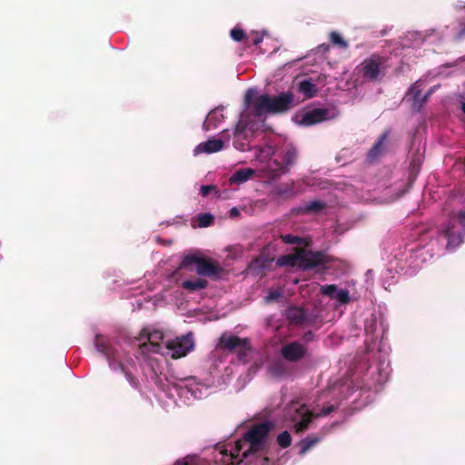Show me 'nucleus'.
Wrapping results in <instances>:
<instances>
[{"instance_id": "nucleus-18", "label": "nucleus", "mask_w": 465, "mask_h": 465, "mask_svg": "<svg viewBox=\"0 0 465 465\" xmlns=\"http://www.w3.org/2000/svg\"><path fill=\"white\" fill-rule=\"evenodd\" d=\"M421 165V159L418 157L417 159H414L411 164V173L409 182L406 183H400L393 185L392 191L395 192L394 195L391 197V201H394L403 195L405 193H407L411 186L413 180L417 176L420 171V166ZM391 188L386 189V195L389 194Z\"/></svg>"}, {"instance_id": "nucleus-3", "label": "nucleus", "mask_w": 465, "mask_h": 465, "mask_svg": "<svg viewBox=\"0 0 465 465\" xmlns=\"http://www.w3.org/2000/svg\"><path fill=\"white\" fill-rule=\"evenodd\" d=\"M146 345H143L141 351L146 353ZM143 356L140 362L142 382L164 407L176 404V396L185 403L206 397L213 385L212 377L200 379L195 376L171 383L159 360L147 354Z\"/></svg>"}, {"instance_id": "nucleus-25", "label": "nucleus", "mask_w": 465, "mask_h": 465, "mask_svg": "<svg viewBox=\"0 0 465 465\" xmlns=\"http://www.w3.org/2000/svg\"><path fill=\"white\" fill-rule=\"evenodd\" d=\"M255 173L252 168H242L236 170L229 178L230 184L241 185L251 180Z\"/></svg>"}, {"instance_id": "nucleus-26", "label": "nucleus", "mask_w": 465, "mask_h": 465, "mask_svg": "<svg viewBox=\"0 0 465 465\" xmlns=\"http://www.w3.org/2000/svg\"><path fill=\"white\" fill-rule=\"evenodd\" d=\"M380 60H364L363 74L370 80H375L381 74V65L378 63Z\"/></svg>"}, {"instance_id": "nucleus-38", "label": "nucleus", "mask_w": 465, "mask_h": 465, "mask_svg": "<svg viewBox=\"0 0 465 465\" xmlns=\"http://www.w3.org/2000/svg\"><path fill=\"white\" fill-rule=\"evenodd\" d=\"M281 292L272 290L268 292L267 296L265 297V300L266 302L276 301L281 297Z\"/></svg>"}, {"instance_id": "nucleus-42", "label": "nucleus", "mask_w": 465, "mask_h": 465, "mask_svg": "<svg viewBox=\"0 0 465 465\" xmlns=\"http://www.w3.org/2000/svg\"><path fill=\"white\" fill-rule=\"evenodd\" d=\"M463 35H465V24L462 25L460 31L459 32L458 34V38H460L462 37Z\"/></svg>"}, {"instance_id": "nucleus-21", "label": "nucleus", "mask_w": 465, "mask_h": 465, "mask_svg": "<svg viewBox=\"0 0 465 465\" xmlns=\"http://www.w3.org/2000/svg\"><path fill=\"white\" fill-rule=\"evenodd\" d=\"M435 34V30H427L425 32L413 31L409 32L402 42V48H415L425 42L432 43L430 37Z\"/></svg>"}, {"instance_id": "nucleus-39", "label": "nucleus", "mask_w": 465, "mask_h": 465, "mask_svg": "<svg viewBox=\"0 0 465 465\" xmlns=\"http://www.w3.org/2000/svg\"><path fill=\"white\" fill-rule=\"evenodd\" d=\"M330 48L328 44H322L318 45L312 52L314 54H324Z\"/></svg>"}, {"instance_id": "nucleus-23", "label": "nucleus", "mask_w": 465, "mask_h": 465, "mask_svg": "<svg viewBox=\"0 0 465 465\" xmlns=\"http://www.w3.org/2000/svg\"><path fill=\"white\" fill-rule=\"evenodd\" d=\"M143 296V298L136 299V303L139 309L145 308V309H152L156 306H159L163 302V295L161 294H154L150 295L147 293H144L143 292H140Z\"/></svg>"}, {"instance_id": "nucleus-12", "label": "nucleus", "mask_w": 465, "mask_h": 465, "mask_svg": "<svg viewBox=\"0 0 465 465\" xmlns=\"http://www.w3.org/2000/svg\"><path fill=\"white\" fill-rule=\"evenodd\" d=\"M426 85V79L420 78L417 80L410 88L407 95L411 96L412 101V108L415 111H420L429 97L438 89L439 85L431 87L423 96L421 92Z\"/></svg>"}, {"instance_id": "nucleus-31", "label": "nucleus", "mask_w": 465, "mask_h": 465, "mask_svg": "<svg viewBox=\"0 0 465 465\" xmlns=\"http://www.w3.org/2000/svg\"><path fill=\"white\" fill-rule=\"evenodd\" d=\"M389 362L387 360L383 357L381 361H380L379 364L376 367L377 371L379 372V377L377 378L376 381L381 383L385 381L388 379L389 376Z\"/></svg>"}, {"instance_id": "nucleus-19", "label": "nucleus", "mask_w": 465, "mask_h": 465, "mask_svg": "<svg viewBox=\"0 0 465 465\" xmlns=\"http://www.w3.org/2000/svg\"><path fill=\"white\" fill-rule=\"evenodd\" d=\"M309 185L310 183L305 180L292 181L277 186L274 189V193L281 198H291L305 192L306 187Z\"/></svg>"}, {"instance_id": "nucleus-36", "label": "nucleus", "mask_w": 465, "mask_h": 465, "mask_svg": "<svg viewBox=\"0 0 465 465\" xmlns=\"http://www.w3.org/2000/svg\"><path fill=\"white\" fill-rule=\"evenodd\" d=\"M281 238L282 242L286 244L301 245L303 242V239L292 234H284L282 235Z\"/></svg>"}, {"instance_id": "nucleus-11", "label": "nucleus", "mask_w": 465, "mask_h": 465, "mask_svg": "<svg viewBox=\"0 0 465 465\" xmlns=\"http://www.w3.org/2000/svg\"><path fill=\"white\" fill-rule=\"evenodd\" d=\"M339 114L335 107H322L298 111L292 117L293 122L301 126H311L332 120Z\"/></svg>"}, {"instance_id": "nucleus-41", "label": "nucleus", "mask_w": 465, "mask_h": 465, "mask_svg": "<svg viewBox=\"0 0 465 465\" xmlns=\"http://www.w3.org/2000/svg\"><path fill=\"white\" fill-rule=\"evenodd\" d=\"M230 213L232 216H236L239 214V210L236 207L231 209Z\"/></svg>"}, {"instance_id": "nucleus-2", "label": "nucleus", "mask_w": 465, "mask_h": 465, "mask_svg": "<svg viewBox=\"0 0 465 465\" xmlns=\"http://www.w3.org/2000/svg\"><path fill=\"white\" fill-rule=\"evenodd\" d=\"M414 241L399 243L388 257L387 272L412 275L420 265L445 252H452L465 237V210L452 213L440 226H420L411 233Z\"/></svg>"}, {"instance_id": "nucleus-7", "label": "nucleus", "mask_w": 465, "mask_h": 465, "mask_svg": "<svg viewBox=\"0 0 465 465\" xmlns=\"http://www.w3.org/2000/svg\"><path fill=\"white\" fill-rule=\"evenodd\" d=\"M252 150L256 161L260 163V170L271 179H275L286 173L297 157V151L292 146L276 150L271 145H264L262 147L256 146Z\"/></svg>"}, {"instance_id": "nucleus-44", "label": "nucleus", "mask_w": 465, "mask_h": 465, "mask_svg": "<svg viewBox=\"0 0 465 465\" xmlns=\"http://www.w3.org/2000/svg\"><path fill=\"white\" fill-rule=\"evenodd\" d=\"M461 110L462 112L465 114V100H464V97L461 96Z\"/></svg>"}, {"instance_id": "nucleus-40", "label": "nucleus", "mask_w": 465, "mask_h": 465, "mask_svg": "<svg viewBox=\"0 0 465 465\" xmlns=\"http://www.w3.org/2000/svg\"><path fill=\"white\" fill-rule=\"evenodd\" d=\"M274 322V317L270 316L266 319V324L269 327H272V330H277L279 328L278 325H272V322Z\"/></svg>"}, {"instance_id": "nucleus-28", "label": "nucleus", "mask_w": 465, "mask_h": 465, "mask_svg": "<svg viewBox=\"0 0 465 465\" xmlns=\"http://www.w3.org/2000/svg\"><path fill=\"white\" fill-rule=\"evenodd\" d=\"M386 140V134H383L379 140L375 143L372 148L370 150L368 153V160L372 162L377 159V157L381 153L384 142Z\"/></svg>"}, {"instance_id": "nucleus-16", "label": "nucleus", "mask_w": 465, "mask_h": 465, "mask_svg": "<svg viewBox=\"0 0 465 465\" xmlns=\"http://www.w3.org/2000/svg\"><path fill=\"white\" fill-rule=\"evenodd\" d=\"M265 35V31H251L247 34L240 25L234 26L230 32V36L233 41H243L246 45L252 44L254 45H258L260 43H262Z\"/></svg>"}, {"instance_id": "nucleus-17", "label": "nucleus", "mask_w": 465, "mask_h": 465, "mask_svg": "<svg viewBox=\"0 0 465 465\" xmlns=\"http://www.w3.org/2000/svg\"><path fill=\"white\" fill-rule=\"evenodd\" d=\"M218 347L228 351L238 350L239 353L245 356L246 351L250 349V342L248 339H242L231 334H223L220 337Z\"/></svg>"}, {"instance_id": "nucleus-6", "label": "nucleus", "mask_w": 465, "mask_h": 465, "mask_svg": "<svg viewBox=\"0 0 465 465\" xmlns=\"http://www.w3.org/2000/svg\"><path fill=\"white\" fill-rule=\"evenodd\" d=\"M341 393L336 385L316 394L300 393L286 407L285 422L295 432L307 430L313 418L326 416L339 406Z\"/></svg>"}, {"instance_id": "nucleus-30", "label": "nucleus", "mask_w": 465, "mask_h": 465, "mask_svg": "<svg viewBox=\"0 0 465 465\" xmlns=\"http://www.w3.org/2000/svg\"><path fill=\"white\" fill-rule=\"evenodd\" d=\"M325 207V203L320 200H314L309 203H305L302 207L301 211L304 213H320Z\"/></svg>"}, {"instance_id": "nucleus-1", "label": "nucleus", "mask_w": 465, "mask_h": 465, "mask_svg": "<svg viewBox=\"0 0 465 465\" xmlns=\"http://www.w3.org/2000/svg\"><path fill=\"white\" fill-rule=\"evenodd\" d=\"M94 345L96 351L105 358L113 372L124 374L134 389L144 393L140 369L143 358L142 346L146 345V354L159 360L164 367L163 356L173 359L186 356L194 349V340L192 332L173 340H165L162 330L149 325L143 327L138 336L134 338L127 335L97 334Z\"/></svg>"}, {"instance_id": "nucleus-33", "label": "nucleus", "mask_w": 465, "mask_h": 465, "mask_svg": "<svg viewBox=\"0 0 465 465\" xmlns=\"http://www.w3.org/2000/svg\"><path fill=\"white\" fill-rule=\"evenodd\" d=\"M330 41L333 45L341 49H346L348 47V43L338 32L332 31L330 33Z\"/></svg>"}, {"instance_id": "nucleus-15", "label": "nucleus", "mask_w": 465, "mask_h": 465, "mask_svg": "<svg viewBox=\"0 0 465 465\" xmlns=\"http://www.w3.org/2000/svg\"><path fill=\"white\" fill-rule=\"evenodd\" d=\"M321 293L333 301L337 305H346L352 300L350 292L337 284H324L320 288Z\"/></svg>"}, {"instance_id": "nucleus-43", "label": "nucleus", "mask_w": 465, "mask_h": 465, "mask_svg": "<svg viewBox=\"0 0 465 465\" xmlns=\"http://www.w3.org/2000/svg\"><path fill=\"white\" fill-rule=\"evenodd\" d=\"M155 289H156V280H155V281H153V283H151V284L148 286V290H149V291H151V292H152V291H153V290H155Z\"/></svg>"}, {"instance_id": "nucleus-9", "label": "nucleus", "mask_w": 465, "mask_h": 465, "mask_svg": "<svg viewBox=\"0 0 465 465\" xmlns=\"http://www.w3.org/2000/svg\"><path fill=\"white\" fill-rule=\"evenodd\" d=\"M326 262V255L322 252H311L299 250L295 254L283 255L278 258L277 263L280 266L300 267L304 270L312 269L323 264Z\"/></svg>"}, {"instance_id": "nucleus-37", "label": "nucleus", "mask_w": 465, "mask_h": 465, "mask_svg": "<svg viewBox=\"0 0 465 465\" xmlns=\"http://www.w3.org/2000/svg\"><path fill=\"white\" fill-rule=\"evenodd\" d=\"M213 216L211 213H203L198 215L199 227H208L212 224Z\"/></svg>"}, {"instance_id": "nucleus-13", "label": "nucleus", "mask_w": 465, "mask_h": 465, "mask_svg": "<svg viewBox=\"0 0 465 465\" xmlns=\"http://www.w3.org/2000/svg\"><path fill=\"white\" fill-rule=\"evenodd\" d=\"M188 272H190L182 271L181 265L175 272L179 275L177 282L183 290L189 293H193L204 290L207 287L208 282L205 279L199 276L189 277L187 276Z\"/></svg>"}, {"instance_id": "nucleus-35", "label": "nucleus", "mask_w": 465, "mask_h": 465, "mask_svg": "<svg viewBox=\"0 0 465 465\" xmlns=\"http://www.w3.org/2000/svg\"><path fill=\"white\" fill-rule=\"evenodd\" d=\"M200 193L203 197H206L210 194H213L215 197H219V191L215 185H202L200 188Z\"/></svg>"}, {"instance_id": "nucleus-24", "label": "nucleus", "mask_w": 465, "mask_h": 465, "mask_svg": "<svg viewBox=\"0 0 465 465\" xmlns=\"http://www.w3.org/2000/svg\"><path fill=\"white\" fill-rule=\"evenodd\" d=\"M287 319L295 324H303L309 321V316L306 311L298 306L290 307L286 310Z\"/></svg>"}, {"instance_id": "nucleus-34", "label": "nucleus", "mask_w": 465, "mask_h": 465, "mask_svg": "<svg viewBox=\"0 0 465 465\" xmlns=\"http://www.w3.org/2000/svg\"><path fill=\"white\" fill-rule=\"evenodd\" d=\"M277 443L283 449L288 448L292 444L291 434L287 430L282 431L277 437Z\"/></svg>"}, {"instance_id": "nucleus-8", "label": "nucleus", "mask_w": 465, "mask_h": 465, "mask_svg": "<svg viewBox=\"0 0 465 465\" xmlns=\"http://www.w3.org/2000/svg\"><path fill=\"white\" fill-rule=\"evenodd\" d=\"M365 344L368 351L378 349L383 350V338L387 331V324L384 317L381 313H371L365 319Z\"/></svg>"}, {"instance_id": "nucleus-5", "label": "nucleus", "mask_w": 465, "mask_h": 465, "mask_svg": "<svg viewBox=\"0 0 465 465\" xmlns=\"http://www.w3.org/2000/svg\"><path fill=\"white\" fill-rule=\"evenodd\" d=\"M294 104V96L289 91L270 96L266 94H260L255 87L249 88L244 95L242 112L233 129L234 148L242 152L252 150L248 137L257 122L267 114L285 113Z\"/></svg>"}, {"instance_id": "nucleus-27", "label": "nucleus", "mask_w": 465, "mask_h": 465, "mask_svg": "<svg viewBox=\"0 0 465 465\" xmlns=\"http://www.w3.org/2000/svg\"><path fill=\"white\" fill-rule=\"evenodd\" d=\"M320 438L316 436H308L300 441V455L303 456L312 447H314L319 441Z\"/></svg>"}, {"instance_id": "nucleus-14", "label": "nucleus", "mask_w": 465, "mask_h": 465, "mask_svg": "<svg viewBox=\"0 0 465 465\" xmlns=\"http://www.w3.org/2000/svg\"><path fill=\"white\" fill-rule=\"evenodd\" d=\"M223 139L212 138L206 142L200 143L193 149V155L197 156L202 153L211 154L221 152L225 147V143H228L231 139L228 130H223Z\"/></svg>"}, {"instance_id": "nucleus-4", "label": "nucleus", "mask_w": 465, "mask_h": 465, "mask_svg": "<svg viewBox=\"0 0 465 465\" xmlns=\"http://www.w3.org/2000/svg\"><path fill=\"white\" fill-rule=\"evenodd\" d=\"M273 428L271 421H263L250 429L243 438L225 444H218L213 450L212 460H202L196 456L178 460L174 465H268L264 457V445L269 431Z\"/></svg>"}, {"instance_id": "nucleus-32", "label": "nucleus", "mask_w": 465, "mask_h": 465, "mask_svg": "<svg viewBox=\"0 0 465 465\" xmlns=\"http://www.w3.org/2000/svg\"><path fill=\"white\" fill-rule=\"evenodd\" d=\"M299 91L304 94L306 98H312L316 93V87L315 84L310 81L303 80L299 84Z\"/></svg>"}, {"instance_id": "nucleus-22", "label": "nucleus", "mask_w": 465, "mask_h": 465, "mask_svg": "<svg viewBox=\"0 0 465 465\" xmlns=\"http://www.w3.org/2000/svg\"><path fill=\"white\" fill-rule=\"evenodd\" d=\"M224 106L220 105L211 110L204 122L203 123V130L209 132L218 128L224 121L225 116L223 114Z\"/></svg>"}, {"instance_id": "nucleus-10", "label": "nucleus", "mask_w": 465, "mask_h": 465, "mask_svg": "<svg viewBox=\"0 0 465 465\" xmlns=\"http://www.w3.org/2000/svg\"><path fill=\"white\" fill-rule=\"evenodd\" d=\"M181 270L196 272L199 277L207 276L212 279H220L223 273V269L217 262L199 258L194 254H189L183 258Z\"/></svg>"}, {"instance_id": "nucleus-29", "label": "nucleus", "mask_w": 465, "mask_h": 465, "mask_svg": "<svg viewBox=\"0 0 465 465\" xmlns=\"http://www.w3.org/2000/svg\"><path fill=\"white\" fill-rule=\"evenodd\" d=\"M269 372L275 378H282L288 374V369L283 362L275 361L269 367Z\"/></svg>"}, {"instance_id": "nucleus-20", "label": "nucleus", "mask_w": 465, "mask_h": 465, "mask_svg": "<svg viewBox=\"0 0 465 465\" xmlns=\"http://www.w3.org/2000/svg\"><path fill=\"white\" fill-rule=\"evenodd\" d=\"M307 352L306 346L298 341L284 344L281 349V355L288 361H299Z\"/></svg>"}]
</instances>
